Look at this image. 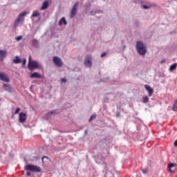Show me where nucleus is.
Wrapping results in <instances>:
<instances>
[{"mask_svg": "<svg viewBox=\"0 0 177 177\" xmlns=\"http://www.w3.org/2000/svg\"><path fill=\"white\" fill-rule=\"evenodd\" d=\"M136 50L138 53V55H140L141 56H145L146 53H147V50L146 48V46L143 44V42L140 41H138L136 42Z\"/></svg>", "mask_w": 177, "mask_h": 177, "instance_id": "f257e3e1", "label": "nucleus"}, {"mask_svg": "<svg viewBox=\"0 0 177 177\" xmlns=\"http://www.w3.org/2000/svg\"><path fill=\"white\" fill-rule=\"evenodd\" d=\"M28 67L30 71H32V70H35V68H39L41 67V64H39V62L37 60L31 61V56H30Z\"/></svg>", "mask_w": 177, "mask_h": 177, "instance_id": "f03ea898", "label": "nucleus"}, {"mask_svg": "<svg viewBox=\"0 0 177 177\" xmlns=\"http://www.w3.org/2000/svg\"><path fill=\"white\" fill-rule=\"evenodd\" d=\"M26 171H31L32 172H41V167L34 165H27L26 166Z\"/></svg>", "mask_w": 177, "mask_h": 177, "instance_id": "7ed1b4c3", "label": "nucleus"}, {"mask_svg": "<svg viewBox=\"0 0 177 177\" xmlns=\"http://www.w3.org/2000/svg\"><path fill=\"white\" fill-rule=\"evenodd\" d=\"M80 5V2H76L74 6H73L71 10V18L73 19V17H75V15H77V12L78 11V6Z\"/></svg>", "mask_w": 177, "mask_h": 177, "instance_id": "20e7f679", "label": "nucleus"}, {"mask_svg": "<svg viewBox=\"0 0 177 177\" xmlns=\"http://www.w3.org/2000/svg\"><path fill=\"white\" fill-rule=\"evenodd\" d=\"M26 15H27V12H24L20 13L14 23L15 26H16L17 24H19L20 21L21 23L24 21V16H26Z\"/></svg>", "mask_w": 177, "mask_h": 177, "instance_id": "39448f33", "label": "nucleus"}, {"mask_svg": "<svg viewBox=\"0 0 177 177\" xmlns=\"http://www.w3.org/2000/svg\"><path fill=\"white\" fill-rule=\"evenodd\" d=\"M84 66L86 67H92V55H87L84 59Z\"/></svg>", "mask_w": 177, "mask_h": 177, "instance_id": "423d86ee", "label": "nucleus"}, {"mask_svg": "<svg viewBox=\"0 0 177 177\" xmlns=\"http://www.w3.org/2000/svg\"><path fill=\"white\" fill-rule=\"evenodd\" d=\"M53 62L57 67H62L63 66V62L62 61V59L57 56H54L53 58Z\"/></svg>", "mask_w": 177, "mask_h": 177, "instance_id": "0eeeda50", "label": "nucleus"}, {"mask_svg": "<svg viewBox=\"0 0 177 177\" xmlns=\"http://www.w3.org/2000/svg\"><path fill=\"white\" fill-rule=\"evenodd\" d=\"M27 121V113L21 112L19 115V122L24 124Z\"/></svg>", "mask_w": 177, "mask_h": 177, "instance_id": "6e6552de", "label": "nucleus"}, {"mask_svg": "<svg viewBox=\"0 0 177 177\" xmlns=\"http://www.w3.org/2000/svg\"><path fill=\"white\" fill-rule=\"evenodd\" d=\"M168 171L169 172H171L172 174H175L177 172V165L176 163H169L168 164Z\"/></svg>", "mask_w": 177, "mask_h": 177, "instance_id": "1a4fd4ad", "label": "nucleus"}, {"mask_svg": "<svg viewBox=\"0 0 177 177\" xmlns=\"http://www.w3.org/2000/svg\"><path fill=\"white\" fill-rule=\"evenodd\" d=\"M0 80L3 82H10V81L9 77H8V76L3 73H0Z\"/></svg>", "mask_w": 177, "mask_h": 177, "instance_id": "9d476101", "label": "nucleus"}, {"mask_svg": "<svg viewBox=\"0 0 177 177\" xmlns=\"http://www.w3.org/2000/svg\"><path fill=\"white\" fill-rule=\"evenodd\" d=\"M3 86L5 88V91L8 92V93H12V92H13V88H12L11 85L3 83Z\"/></svg>", "mask_w": 177, "mask_h": 177, "instance_id": "9b49d317", "label": "nucleus"}, {"mask_svg": "<svg viewBox=\"0 0 177 177\" xmlns=\"http://www.w3.org/2000/svg\"><path fill=\"white\" fill-rule=\"evenodd\" d=\"M145 88L149 93V97L152 96L153 93H154V90L147 84L145 85Z\"/></svg>", "mask_w": 177, "mask_h": 177, "instance_id": "f8f14e48", "label": "nucleus"}, {"mask_svg": "<svg viewBox=\"0 0 177 177\" xmlns=\"http://www.w3.org/2000/svg\"><path fill=\"white\" fill-rule=\"evenodd\" d=\"M136 3H141V8H142V9H145V10H147V9H150V6L143 5V3H145V1H143V0H137Z\"/></svg>", "mask_w": 177, "mask_h": 177, "instance_id": "ddd939ff", "label": "nucleus"}, {"mask_svg": "<svg viewBox=\"0 0 177 177\" xmlns=\"http://www.w3.org/2000/svg\"><path fill=\"white\" fill-rule=\"evenodd\" d=\"M6 50H0V60H1V62H3V59H5V57H6Z\"/></svg>", "mask_w": 177, "mask_h": 177, "instance_id": "4468645a", "label": "nucleus"}, {"mask_svg": "<svg viewBox=\"0 0 177 177\" xmlns=\"http://www.w3.org/2000/svg\"><path fill=\"white\" fill-rule=\"evenodd\" d=\"M30 78H42V75L39 74L38 72H35L30 75Z\"/></svg>", "mask_w": 177, "mask_h": 177, "instance_id": "2eb2a0df", "label": "nucleus"}, {"mask_svg": "<svg viewBox=\"0 0 177 177\" xmlns=\"http://www.w3.org/2000/svg\"><path fill=\"white\" fill-rule=\"evenodd\" d=\"M48 6H49V1H45L43 3L41 8H40V10H45L46 9H48Z\"/></svg>", "mask_w": 177, "mask_h": 177, "instance_id": "dca6fc26", "label": "nucleus"}, {"mask_svg": "<svg viewBox=\"0 0 177 177\" xmlns=\"http://www.w3.org/2000/svg\"><path fill=\"white\" fill-rule=\"evenodd\" d=\"M56 114H57V110H53V111L48 112L45 115V118L48 119V118H49V117H50V115H56Z\"/></svg>", "mask_w": 177, "mask_h": 177, "instance_id": "f3484780", "label": "nucleus"}, {"mask_svg": "<svg viewBox=\"0 0 177 177\" xmlns=\"http://www.w3.org/2000/svg\"><path fill=\"white\" fill-rule=\"evenodd\" d=\"M39 46V42L38 41V40H37V39H33L32 40V46H34V48H38Z\"/></svg>", "mask_w": 177, "mask_h": 177, "instance_id": "a211bd4d", "label": "nucleus"}, {"mask_svg": "<svg viewBox=\"0 0 177 177\" xmlns=\"http://www.w3.org/2000/svg\"><path fill=\"white\" fill-rule=\"evenodd\" d=\"M62 24H64V26H67V21L66 20L65 17H62L59 21V26H62Z\"/></svg>", "mask_w": 177, "mask_h": 177, "instance_id": "6ab92c4d", "label": "nucleus"}, {"mask_svg": "<svg viewBox=\"0 0 177 177\" xmlns=\"http://www.w3.org/2000/svg\"><path fill=\"white\" fill-rule=\"evenodd\" d=\"M13 63H15V64H19L21 63V59H20L19 56H16L15 59H13Z\"/></svg>", "mask_w": 177, "mask_h": 177, "instance_id": "aec40b11", "label": "nucleus"}, {"mask_svg": "<svg viewBox=\"0 0 177 177\" xmlns=\"http://www.w3.org/2000/svg\"><path fill=\"white\" fill-rule=\"evenodd\" d=\"M38 16H40L39 12H38V11H37V10L33 11V12L30 17V19H32V17H38Z\"/></svg>", "mask_w": 177, "mask_h": 177, "instance_id": "412c9836", "label": "nucleus"}, {"mask_svg": "<svg viewBox=\"0 0 177 177\" xmlns=\"http://www.w3.org/2000/svg\"><path fill=\"white\" fill-rule=\"evenodd\" d=\"M176 67H177V63L173 64L169 67V71H174V70H176Z\"/></svg>", "mask_w": 177, "mask_h": 177, "instance_id": "4be33fe9", "label": "nucleus"}, {"mask_svg": "<svg viewBox=\"0 0 177 177\" xmlns=\"http://www.w3.org/2000/svg\"><path fill=\"white\" fill-rule=\"evenodd\" d=\"M149 100H150V98H149V97L147 96H144L142 97V102L146 104V103H149Z\"/></svg>", "mask_w": 177, "mask_h": 177, "instance_id": "5701e85b", "label": "nucleus"}, {"mask_svg": "<svg viewBox=\"0 0 177 177\" xmlns=\"http://www.w3.org/2000/svg\"><path fill=\"white\" fill-rule=\"evenodd\" d=\"M173 111H177V100L174 102L172 106Z\"/></svg>", "mask_w": 177, "mask_h": 177, "instance_id": "b1692460", "label": "nucleus"}, {"mask_svg": "<svg viewBox=\"0 0 177 177\" xmlns=\"http://www.w3.org/2000/svg\"><path fill=\"white\" fill-rule=\"evenodd\" d=\"M95 118H96V114H93L88 120L89 122H91V121H93Z\"/></svg>", "mask_w": 177, "mask_h": 177, "instance_id": "393cba45", "label": "nucleus"}, {"mask_svg": "<svg viewBox=\"0 0 177 177\" xmlns=\"http://www.w3.org/2000/svg\"><path fill=\"white\" fill-rule=\"evenodd\" d=\"M26 63H27V59L24 58L22 61V67H26Z\"/></svg>", "mask_w": 177, "mask_h": 177, "instance_id": "a878e982", "label": "nucleus"}, {"mask_svg": "<svg viewBox=\"0 0 177 177\" xmlns=\"http://www.w3.org/2000/svg\"><path fill=\"white\" fill-rule=\"evenodd\" d=\"M142 174H147V172H149V169H147V168L142 169Z\"/></svg>", "mask_w": 177, "mask_h": 177, "instance_id": "bb28decb", "label": "nucleus"}, {"mask_svg": "<svg viewBox=\"0 0 177 177\" xmlns=\"http://www.w3.org/2000/svg\"><path fill=\"white\" fill-rule=\"evenodd\" d=\"M19 112H20V108H17L14 114H19Z\"/></svg>", "mask_w": 177, "mask_h": 177, "instance_id": "cd10ccee", "label": "nucleus"}, {"mask_svg": "<svg viewBox=\"0 0 177 177\" xmlns=\"http://www.w3.org/2000/svg\"><path fill=\"white\" fill-rule=\"evenodd\" d=\"M61 82L62 84H66V82H67V80H66V78H62L61 79Z\"/></svg>", "mask_w": 177, "mask_h": 177, "instance_id": "c85d7f7f", "label": "nucleus"}, {"mask_svg": "<svg viewBox=\"0 0 177 177\" xmlns=\"http://www.w3.org/2000/svg\"><path fill=\"white\" fill-rule=\"evenodd\" d=\"M23 38V36H19L16 37V41H20Z\"/></svg>", "mask_w": 177, "mask_h": 177, "instance_id": "c756f323", "label": "nucleus"}, {"mask_svg": "<svg viewBox=\"0 0 177 177\" xmlns=\"http://www.w3.org/2000/svg\"><path fill=\"white\" fill-rule=\"evenodd\" d=\"M174 145L175 147H177V139L174 141Z\"/></svg>", "mask_w": 177, "mask_h": 177, "instance_id": "7c9ffc66", "label": "nucleus"}, {"mask_svg": "<svg viewBox=\"0 0 177 177\" xmlns=\"http://www.w3.org/2000/svg\"><path fill=\"white\" fill-rule=\"evenodd\" d=\"M106 53H103L102 54H101V57H104V56H106Z\"/></svg>", "mask_w": 177, "mask_h": 177, "instance_id": "2f4dec72", "label": "nucleus"}, {"mask_svg": "<svg viewBox=\"0 0 177 177\" xmlns=\"http://www.w3.org/2000/svg\"><path fill=\"white\" fill-rule=\"evenodd\" d=\"M26 175L27 176H30L31 175V172L27 171Z\"/></svg>", "mask_w": 177, "mask_h": 177, "instance_id": "473e14b6", "label": "nucleus"}, {"mask_svg": "<svg viewBox=\"0 0 177 177\" xmlns=\"http://www.w3.org/2000/svg\"><path fill=\"white\" fill-rule=\"evenodd\" d=\"M89 8H91V3H88L86 6V9H89Z\"/></svg>", "mask_w": 177, "mask_h": 177, "instance_id": "72a5a7b5", "label": "nucleus"}, {"mask_svg": "<svg viewBox=\"0 0 177 177\" xmlns=\"http://www.w3.org/2000/svg\"><path fill=\"white\" fill-rule=\"evenodd\" d=\"M44 158H49L48 156H43L42 157V161H44Z\"/></svg>", "mask_w": 177, "mask_h": 177, "instance_id": "f704fd0d", "label": "nucleus"}, {"mask_svg": "<svg viewBox=\"0 0 177 177\" xmlns=\"http://www.w3.org/2000/svg\"><path fill=\"white\" fill-rule=\"evenodd\" d=\"M85 133L86 134V133H88V130H85Z\"/></svg>", "mask_w": 177, "mask_h": 177, "instance_id": "c9c22d12", "label": "nucleus"}, {"mask_svg": "<svg viewBox=\"0 0 177 177\" xmlns=\"http://www.w3.org/2000/svg\"><path fill=\"white\" fill-rule=\"evenodd\" d=\"M117 117H120V114L117 113L116 114Z\"/></svg>", "mask_w": 177, "mask_h": 177, "instance_id": "e433bc0d", "label": "nucleus"}, {"mask_svg": "<svg viewBox=\"0 0 177 177\" xmlns=\"http://www.w3.org/2000/svg\"><path fill=\"white\" fill-rule=\"evenodd\" d=\"M91 15H93V12L91 11Z\"/></svg>", "mask_w": 177, "mask_h": 177, "instance_id": "4c0bfd02", "label": "nucleus"}, {"mask_svg": "<svg viewBox=\"0 0 177 177\" xmlns=\"http://www.w3.org/2000/svg\"><path fill=\"white\" fill-rule=\"evenodd\" d=\"M161 63H164V61H161Z\"/></svg>", "mask_w": 177, "mask_h": 177, "instance_id": "58836bf2", "label": "nucleus"}, {"mask_svg": "<svg viewBox=\"0 0 177 177\" xmlns=\"http://www.w3.org/2000/svg\"><path fill=\"white\" fill-rule=\"evenodd\" d=\"M104 82H106V80H102Z\"/></svg>", "mask_w": 177, "mask_h": 177, "instance_id": "ea45409f", "label": "nucleus"}]
</instances>
